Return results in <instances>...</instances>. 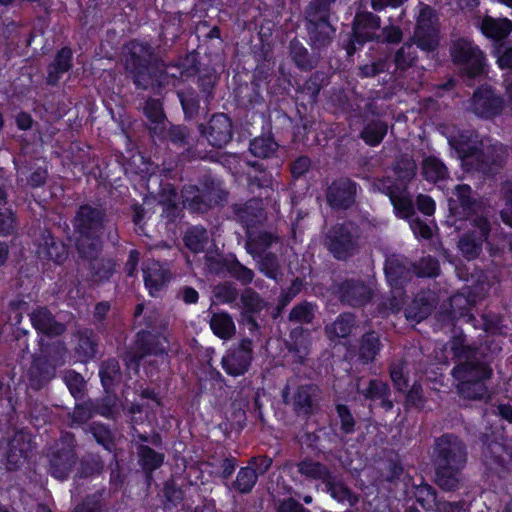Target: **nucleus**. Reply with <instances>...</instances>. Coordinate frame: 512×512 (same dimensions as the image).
<instances>
[{
	"mask_svg": "<svg viewBox=\"0 0 512 512\" xmlns=\"http://www.w3.org/2000/svg\"><path fill=\"white\" fill-rule=\"evenodd\" d=\"M453 337L449 343L456 365L452 376L457 382V393L467 400H484L488 398L485 381L492 375V369L478 357L477 349L466 345L462 333L453 329Z\"/></svg>",
	"mask_w": 512,
	"mask_h": 512,
	"instance_id": "f257e3e1",
	"label": "nucleus"
},
{
	"mask_svg": "<svg viewBox=\"0 0 512 512\" xmlns=\"http://www.w3.org/2000/svg\"><path fill=\"white\" fill-rule=\"evenodd\" d=\"M126 50L125 72L139 89L162 87L183 76V69L179 65H166L162 61L153 60V49L146 43L131 41Z\"/></svg>",
	"mask_w": 512,
	"mask_h": 512,
	"instance_id": "f03ea898",
	"label": "nucleus"
},
{
	"mask_svg": "<svg viewBox=\"0 0 512 512\" xmlns=\"http://www.w3.org/2000/svg\"><path fill=\"white\" fill-rule=\"evenodd\" d=\"M135 323L144 326L137 333V340L134 348L128 351L124 360L128 367L138 370L140 361L147 355H162L165 353L167 342L165 336H160L166 329V323L161 314L154 308L138 304L134 312Z\"/></svg>",
	"mask_w": 512,
	"mask_h": 512,
	"instance_id": "7ed1b4c3",
	"label": "nucleus"
},
{
	"mask_svg": "<svg viewBox=\"0 0 512 512\" xmlns=\"http://www.w3.org/2000/svg\"><path fill=\"white\" fill-rule=\"evenodd\" d=\"M108 222L106 210L100 205H81L74 217L78 253L91 255L102 248L101 236Z\"/></svg>",
	"mask_w": 512,
	"mask_h": 512,
	"instance_id": "20e7f679",
	"label": "nucleus"
},
{
	"mask_svg": "<svg viewBox=\"0 0 512 512\" xmlns=\"http://www.w3.org/2000/svg\"><path fill=\"white\" fill-rule=\"evenodd\" d=\"M323 244L334 258L346 260L359 249L357 227L351 222L336 224L325 234Z\"/></svg>",
	"mask_w": 512,
	"mask_h": 512,
	"instance_id": "39448f33",
	"label": "nucleus"
},
{
	"mask_svg": "<svg viewBox=\"0 0 512 512\" xmlns=\"http://www.w3.org/2000/svg\"><path fill=\"white\" fill-rule=\"evenodd\" d=\"M183 205L194 212L204 213L210 208L227 201L228 192L219 183L206 180L202 189L195 186L185 187L182 191Z\"/></svg>",
	"mask_w": 512,
	"mask_h": 512,
	"instance_id": "423d86ee",
	"label": "nucleus"
},
{
	"mask_svg": "<svg viewBox=\"0 0 512 512\" xmlns=\"http://www.w3.org/2000/svg\"><path fill=\"white\" fill-rule=\"evenodd\" d=\"M449 52L453 63L460 66L470 78L483 73L484 54L471 40L462 37L453 40Z\"/></svg>",
	"mask_w": 512,
	"mask_h": 512,
	"instance_id": "0eeeda50",
	"label": "nucleus"
},
{
	"mask_svg": "<svg viewBox=\"0 0 512 512\" xmlns=\"http://www.w3.org/2000/svg\"><path fill=\"white\" fill-rule=\"evenodd\" d=\"M319 388L311 383L292 387L290 382L282 392L284 403L290 405L297 416L309 417L318 408L320 400Z\"/></svg>",
	"mask_w": 512,
	"mask_h": 512,
	"instance_id": "6e6552de",
	"label": "nucleus"
},
{
	"mask_svg": "<svg viewBox=\"0 0 512 512\" xmlns=\"http://www.w3.org/2000/svg\"><path fill=\"white\" fill-rule=\"evenodd\" d=\"M467 448L465 443L454 434H444L435 440L434 464L465 466Z\"/></svg>",
	"mask_w": 512,
	"mask_h": 512,
	"instance_id": "1a4fd4ad",
	"label": "nucleus"
},
{
	"mask_svg": "<svg viewBox=\"0 0 512 512\" xmlns=\"http://www.w3.org/2000/svg\"><path fill=\"white\" fill-rule=\"evenodd\" d=\"M508 157V150L505 145L493 142L490 138L481 147L469 168L479 171L485 175L493 174L503 168Z\"/></svg>",
	"mask_w": 512,
	"mask_h": 512,
	"instance_id": "9d476101",
	"label": "nucleus"
},
{
	"mask_svg": "<svg viewBox=\"0 0 512 512\" xmlns=\"http://www.w3.org/2000/svg\"><path fill=\"white\" fill-rule=\"evenodd\" d=\"M358 184L348 177L334 179L325 190L328 206L333 210H348L356 203Z\"/></svg>",
	"mask_w": 512,
	"mask_h": 512,
	"instance_id": "9b49d317",
	"label": "nucleus"
},
{
	"mask_svg": "<svg viewBox=\"0 0 512 512\" xmlns=\"http://www.w3.org/2000/svg\"><path fill=\"white\" fill-rule=\"evenodd\" d=\"M380 28V18L372 12H358L355 15L352 38L346 47L348 55H352L357 50V45L361 46L368 41H380L377 31Z\"/></svg>",
	"mask_w": 512,
	"mask_h": 512,
	"instance_id": "f8f14e48",
	"label": "nucleus"
},
{
	"mask_svg": "<svg viewBox=\"0 0 512 512\" xmlns=\"http://www.w3.org/2000/svg\"><path fill=\"white\" fill-rule=\"evenodd\" d=\"M472 223L477 230L463 234L458 242L460 251L468 260L475 259L480 255L483 242L487 240L490 232V223L487 218L475 216Z\"/></svg>",
	"mask_w": 512,
	"mask_h": 512,
	"instance_id": "ddd939ff",
	"label": "nucleus"
},
{
	"mask_svg": "<svg viewBox=\"0 0 512 512\" xmlns=\"http://www.w3.org/2000/svg\"><path fill=\"white\" fill-rule=\"evenodd\" d=\"M252 358V340L245 338L227 351L222 358V367L227 374L240 376L248 371Z\"/></svg>",
	"mask_w": 512,
	"mask_h": 512,
	"instance_id": "4468645a",
	"label": "nucleus"
},
{
	"mask_svg": "<svg viewBox=\"0 0 512 512\" xmlns=\"http://www.w3.org/2000/svg\"><path fill=\"white\" fill-rule=\"evenodd\" d=\"M488 139L481 137L476 131L464 130L457 135L450 136L448 142L456 150L463 164L469 167Z\"/></svg>",
	"mask_w": 512,
	"mask_h": 512,
	"instance_id": "2eb2a0df",
	"label": "nucleus"
},
{
	"mask_svg": "<svg viewBox=\"0 0 512 512\" xmlns=\"http://www.w3.org/2000/svg\"><path fill=\"white\" fill-rule=\"evenodd\" d=\"M352 387L364 400L379 401L383 409L392 410L394 404L390 399L391 391L386 382L379 379L357 377L352 382Z\"/></svg>",
	"mask_w": 512,
	"mask_h": 512,
	"instance_id": "dca6fc26",
	"label": "nucleus"
},
{
	"mask_svg": "<svg viewBox=\"0 0 512 512\" xmlns=\"http://www.w3.org/2000/svg\"><path fill=\"white\" fill-rule=\"evenodd\" d=\"M74 436L68 435L65 443L51 454L49 460V471L57 479H65L77 462V455L74 451Z\"/></svg>",
	"mask_w": 512,
	"mask_h": 512,
	"instance_id": "f3484780",
	"label": "nucleus"
},
{
	"mask_svg": "<svg viewBox=\"0 0 512 512\" xmlns=\"http://www.w3.org/2000/svg\"><path fill=\"white\" fill-rule=\"evenodd\" d=\"M338 297L342 304L363 307L373 297V288L361 279H346L338 287Z\"/></svg>",
	"mask_w": 512,
	"mask_h": 512,
	"instance_id": "a211bd4d",
	"label": "nucleus"
},
{
	"mask_svg": "<svg viewBox=\"0 0 512 512\" xmlns=\"http://www.w3.org/2000/svg\"><path fill=\"white\" fill-rule=\"evenodd\" d=\"M503 108V98L489 87L477 89L470 100V110L481 118H493L501 114Z\"/></svg>",
	"mask_w": 512,
	"mask_h": 512,
	"instance_id": "6ab92c4d",
	"label": "nucleus"
},
{
	"mask_svg": "<svg viewBox=\"0 0 512 512\" xmlns=\"http://www.w3.org/2000/svg\"><path fill=\"white\" fill-rule=\"evenodd\" d=\"M200 131L212 146L221 148L232 138V123L226 114L219 113L211 117L206 127L200 125Z\"/></svg>",
	"mask_w": 512,
	"mask_h": 512,
	"instance_id": "aec40b11",
	"label": "nucleus"
},
{
	"mask_svg": "<svg viewBox=\"0 0 512 512\" xmlns=\"http://www.w3.org/2000/svg\"><path fill=\"white\" fill-rule=\"evenodd\" d=\"M231 210L236 221L246 229V234L262 224L266 219L262 202L258 199H251L245 203H236L231 206Z\"/></svg>",
	"mask_w": 512,
	"mask_h": 512,
	"instance_id": "412c9836",
	"label": "nucleus"
},
{
	"mask_svg": "<svg viewBox=\"0 0 512 512\" xmlns=\"http://www.w3.org/2000/svg\"><path fill=\"white\" fill-rule=\"evenodd\" d=\"M328 19L329 15L315 13L314 18H312L306 14L309 40L315 49L326 47L332 42L335 30Z\"/></svg>",
	"mask_w": 512,
	"mask_h": 512,
	"instance_id": "4be33fe9",
	"label": "nucleus"
},
{
	"mask_svg": "<svg viewBox=\"0 0 512 512\" xmlns=\"http://www.w3.org/2000/svg\"><path fill=\"white\" fill-rule=\"evenodd\" d=\"M142 271L145 286L152 296L166 287L172 277L169 267L155 259L144 261Z\"/></svg>",
	"mask_w": 512,
	"mask_h": 512,
	"instance_id": "5701e85b",
	"label": "nucleus"
},
{
	"mask_svg": "<svg viewBox=\"0 0 512 512\" xmlns=\"http://www.w3.org/2000/svg\"><path fill=\"white\" fill-rule=\"evenodd\" d=\"M374 186L379 191L389 196L399 216L410 218L415 214L411 197L405 190H399V188L395 187L389 178L377 180Z\"/></svg>",
	"mask_w": 512,
	"mask_h": 512,
	"instance_id": "b1692460",
	"label": "nucleus"
},
{
	"mask_svg": "<svg viewBox=\"0 0 512 512\" xmlns=\"http://www.w3.org/2000/svg\"><path fill=\"white\" fill-rule=\"evenodd\" d=\"M34 449L31 435L23 431L14 435L8 444L6 465L9 470H17Z\"/></svg>",
	"mask_w": 512,
	"mask_h": 512,
	"instance_id": "393cba45",
	"label": "nucleus"
},
{
	"mask_svg": "<svg viewBox=\"0 0 512 512\" xmlns=\"http://www.w3.org/2000/svg\"><path fill=\"white\" fill-rule=\"evenodd\" d=\"M505 446L498 441H491L483 449V462L486 468L499 477H503L510 462Z\"/></svg>",
	"mask_w": 512,
	"mask_h": 512,
	"instance_id": "a878e982",
	"label": "nucleus"
},
{
	"mask_svg": "<svg viewBox=\"0 0 512 512\" xmlns=\"http://www.w3.org/2000/svg\"><path fill=\"white\" fill-rule=\"evenodd\" d=\"M30 320L38 332L50 337L59 336L66 330L65 325L57 321L46 307H38L33 310L30 313Z\"/></svg>",
	"mask_w": 512,
	"mask_h": 512,
	"instance_id": "bb28decb",
	"label": "nucleus"
},
{
	"mask_svg": "<svg viewBox=\"0 0 512 512\" xmlns=\"http://www.w3.org/2000/svg\"><path fill=\"white\" fill-rule=\"evenodd\" d=\"M102 248L97 249L91 255L78 253L83 263L90 270V276L94 281H102L108 279L114 271V262L109 258L101 257Z\"/></svg>",
	"mask_w": 512,
	"mask_h": 512,
	"instance_id": "cd10ccee",
	"label": "nucleus"
},
{
	"mask_svg": "<svg viewBox=\"0 0 512 512\" xmlns=\"http://www.w3.org/2000/svg\"><path fill=\"white\" fill-rule=\"evenodd\" d=\"M435 465V483L445 491H454L462 482V470L465 466Z\"/></svg>",
	"mask_w": 512,
	"mask_h": 512,
	"instance_id": "c85d7f7f",
	"label": "nucleus"
},
{
	"mask_svg": "<svg viewBox=\"0 0 512 512\" xmlns=\"http://www.w3.org/2000/svg\"><path fill=\"white\" fill-rule=\"evenodd\" d=\"M385 273L390 284L397 287L411 278L412 264L393 255L385 262Z\"/></svg>",
	"mask_w": 512,
	"mask_h": 512,
	"instance_id": "c756f323",
	"label": "nucleus"
},
{
	"mask_svg": "<svg viewBox=\"0 0 512 512\" xmlns=\"http://www.w3.org/2000/svg\"><path fill=\"white\" fill-rule=\"evenodd\" d=\"M357 327L356 316L350 312L340 314L332 323L325 326L324 331L329 340L347 338Z\"/></svg>",
	"mask_w": 512,
	"mask_h": 512,
	"instance_id": "7c9ffc66",
	"label": "nucleus"
},
{
	"mask_svg": "<svg viewBox=\"0 0 512 512\" xmlns=\"http://www.w3.org/2000/svg\"><path fill=\"white\" fill-rule=\"evenodd\" d=\"M144 111L149 120V131L155 136L163 137L168 123L163 113L161 102L158 99H149L146 102Z\"/></svg>",
	"mask_w": 512,
	"mask_h": 512,
	"instance_id": "2f4dec72",
	"label": "nucleus"
},
{
	"mask_svg": "<svg viewBox=\"0 0 512 512\" xmlns=\"http://www.w3.org/2000/svg\"><path fill=\"white\" fill-rule=\"evenodd\" d=\"M245 243L246 251L255 257L260 256L264 251L272 246L273 243L278 242L277 235L266 231H249Z\"/></svg>",
	"mask_w": 512,
	"mask_h": 512,
	"instance_id": "473e14b6",
	"label": "nucleus"
},
{
	"mask_svg": "<svg viewBox=\"0 0 512 512\" xmlns=\"http://www.w3.org/2000/svg\"><path fill=\"white\" fill-rule=\"evenodd\" d=\"M420 169L423 178L431 183H438L449 177L447 166L441 159L433 155L423 156Z\"/></svg>",
	"mask_w": 512,
	"mask_h": 512,
	"instance_id": "72a5a7b5",
	"label": "nucleus"
},
{
	"mask_svg": "<svg viewBox=\"0 0 512 512\" xmlns=\"http://www.w3.org/2000/svg\"><path fill=\"white\" fill-rule=\"evenodd\" d=\"M480 29L486 37L502 40L512 31V21L508 18L485 16L480 23Z\"/></svg>",
	"mask_w": 512,
	"mask_h": 512,
	"instance_id": "f704fd0d",
	"label": "nucleus"
},
{
	"mask_svg": "<svg viewBox=\"0 0 512 512\" xmlns=\"http://www.w3.org/2000/svg\"><path fill=\"white\" fill-rule=\"evenodd\" d=\"M290 338L291 342L287 343V349L295 363L303 364L310 353L309 336L304 334L302 328H297L292 330Z\"/></svg>",
	"mask_w": 512,
	"mask_h": 512,
	"instance_id": "c9c22d12",
	"label": "nucleus"
},
{
	"mask_svg": "<svg viewBox=\"0 0 512 512\" xmlns=\"http://www.w3.org/2000/svg\"><path fill=\"white\" fill-rule=\"evenodd\" d=\"M27 375L30 387L39 390L54 377V368L43 359H35Z\"/></svg>",
	"mask_w": 512,
	"mask_h": 512,
	"instance_id": "e433bc0d",
	"label": "nucleus"
},
{
	"mask_svg": "<svg viewBox=\"0 0 512 512\" xmlns=\"http://www.w3.org/2000/svg\"><path fill=\"white\" fill-rule=\"evenodd\" d=\"M381 348L379 335L374 331H369L360 338L358 358L363 364H369L375 360Z\"/></svg>",
	"mask_w": 512,
	"mask_h": 512,
	"instance_id": "4c0bfd02",
	"label": "nucleus"
},
{
	"mask_svg": "<svg viewBox=\"0 0 512 512\" xmlns=\"http://www.w3.org/2000/svg\"><path fill=\"white\" fill-rule=\"evenodd\" d=\"M37 253L39 257L61 263L66 258L64 245L56 241L50 233L43 235V242L39 244Z\"/></svg>",
	"mask_w": 512,
	"mask_h": 512,
	"instance_id": "58836bf2",
	"label": "nucleus"
},
{
	"mask_svg": "<svg viewBox=\"0 0 512 512\" xmlns=\"http://www.w3.org/2000/svg\"><path fill=\"white\" fill-rule=\"evenodd\" d=\"M72 52L69 48H62L58 51L54 61L48 66L47 82L55 85L60 75L71 68Z\"/></svg>",
	"mask_w": 512,
	"mask_h": 512,
	"instance_id": "ea45409f",
	"label": "nucleus"
},
{
	"mask_svg": "<svg viewBox=\"0 0 512 512\" xmlns=\"http://www.w3.org/2000/svg\"><path fill=\"white\" fill-rule=\"evenodd\" d=\"M324 484L327 492H329L331 497L338 502H347L350 506H354L359 501L357 495H355L342 481L331 474Z\"/></svg>",
	"mask_w": 512,
	"mask_h": 512,
	"instance_id": "a19ab883",
	"label": "nucleus"
},
{
	"mask_svg": "<svg viewBox=\"0 0 512 512\" xmlns=\"http://www.w3.org/2000/svg\"><path fill=\"white\" fill-rule=\"evenodd\" d=\"M388 131V125L381 119L368 121L363 127L360 137L369 146H377L382 142Z\"/></svg>",
	"mask_w": 512,
	"mask_h": 512,
	"instance_id": "79ce46f5",
	"label": "nucleus"
},
{
	"mask_svg": "<svg viewBox=\"0 0 512 512\" xmlns=\"http://www.w3.org/2000/svg\"><path fill=\"white\" fill-rule=\"evenodd\" d=\"M289 48L291 59L299 69L308 71L316 67L317 58L310 55L307 48L301 42L292 40Z\"/></svg>",
	"mask_w": 512,
	"mask_h": 512,
	"instance_id": "37998d69",
	"label": "nucleus"
},
{
	"mask_svg": "<svg viewBox=\"0 0 512 512\" xmlns=\"http://www.w3.org/2000/svg\"><path fill=\"white\" fill-rule=\"evenodd\" d=\"M414 45L413 42L407 41L396 51L393 59L395 73H402L415 65L417 61V51Z\"/></svg>",
	"mask_w": 512,
	"mask_h": 512,
	"instance_id": "c03bdc74",
	"label": "nucleus"
},
{
	"mask_svg": "<svg viewBox=\"0 0 512 512\" xmlns=\"http://www.w3.org/2000/svg\"><path fill=\"white\" fill-rule=\"evenodd\" d=\"M210 327L213 333L222 339H230L236 332L234 321L226 312L213 314L210 319Z\"/></svg>",
	"mask_w": 512,
	"mask_h": 512,
	"instance_id": "a18cd8bd",
	"label": "nucleus"
},
{
	"mask_svg": "<svg viewBox=\"0 0 512 512\" xmlns=\"http://www.w3.org/2000/svg\"><path fill=\"white\" fill-rule=\"evenodd\" d=\"M410 41L423 51H433L439 44V28H415Z\"/></svg>",
	"mask_w": 512,
	"mask_h": 512,
	"instance_id": "49530a36",
	"label": "nucleus"
},
{
	"mask_svg": "<svg viewBox=\"0 0 512 512\" xmlns=\"http://www.w3.org/2000/svg\"><path fill=\"white\" fill-rule=\"evenodd\" d=\"M296 466L301 475L310 479L321 480L323 483L331 474L324 464L313 459H304L298 462Z\"/></svg>",
	"mask_w": 512,
	"mask_h": 512,
	"instance_id": "de8ad7c7",
	"label": "nucleus"
},
{
	"mask_svg": "<svg viewBox=\"0 0 512 512\" xmlns=\"http://www.w3.org/2000/svg\"><path fill=\"white\" fill-rule=\"evenodd\" d=\"M243 315L258 314L267 305L266 301L252 288H245L240 295Z\"/></svg>",
	"mask_w": 512,
	"mask_h": 512,
	"instance_id": "09e8293b",
	"label": "nucleus"
},
{
	"mask_svg": "<svg viewBox=\"0 0 512 512\" xmlns=\"http://www.w3.org/2000/svg\"><path fill=\"white\" fill-rule=\"evenodd\" d=\"M99 375L105 390L110 391L121 379L119 362L116 359H108L102 362Z\"/></svg>",
	"mask_w": 512,
	"mask_h": 512,
	"instance_id": "8fccbe9b",
	"label": "nucleus"
},
{
	"mask_svg": "<svg viewBox=\"0 0 512 512\" xmlns=\"http://www.w3.org/2000/svg\"><path fill=\"white\" fill-rule=\"evenodd\" d=\"M258 477L252 466H245L240 468L237 473L235 481L231 483V489L241 493L247 494L252 491L257 483Z\"/></svg>",
	"mask_w": 512,
	"mask_h": 512,
	"instance_id": "3c124183",
	"label": "nucleus"
},
{
	"mask_svg": "<svg viewBox=\"0 0 512 512\" xmlns=\"http://www.w3.org/2000/svg\"><path fill=\"white\" fill-rule=\"evenodd\" d=\"M77 354L83 359H90L96 354L97 339L95 333L90 329L78 331Z\"/></svg>",
	"mask_w": 512,
	"mask_h": 512,
	"instance_id": "603ef678",
	"label": "nucleus"
},
{
	"mask_svg": "<svg viewBox=\"0 0 512 512\" xmlns=\"http://www.w3.org/2000/svg\"><path fill=\"white\" fill-rule=\"evenodd\" d=\"M184 243L192 252H200L208 242V232L205 228L195 226L189 229L184 235Z\"/></svg>",
	"mask_w": 512,
	"mask_h": 512,
	"instance_id": "864d4df0",
	"label": "nucleus"
},
{
	"mask_svg": "<svg viewBox=\"0 0 512 512\" xmlns=\"http://www.w3.org/2000/svg\"><path fill=\"white\" fill-rule=\"evenodd\" d=\"M433 309L434 305L429 299L418 296L406 309V317L420 322L427 318Z\"/></svg>",
	"mask_w": 512,
	"mask_h": 512,
	"instance_id": "5fc2aeb1",
	"label": "nucleus"
},
{
	"mask_svg": "<svg viewBox=\"0 0 512 512\" xmlns=\"http://www.w3.org/2000/svg\"><path fill=\"white\" fill-rule=\"evenodd\" d=\"M139 461L143 469L146 471H153L161 466L164 460V455L156 452L146 445L138 446Z\"/></svg>",
	"mask_w": 512,
	"mask_h": 512,
	"instance_id": "6e6d98bb",
	"label": "nucleus"
},
{
	"mask_svg": "<svg viewBox=\"0 0 512 512\" xmlns=\"http://www.w3.org/2000/svg\"><path fill=\"white\" fill-rule=\"evenodd\" d=\"M316 306L304 301L295 305L289 313V321L301 324H309L315 317Z\"/></svg>",
	"mask_w": 512,
	"mask_h": 512,
	"instance_id": "4d7b16f0",
	"label": "nucleus"
},
{
	"mask_svg": "<svg viewBox=\"0 0 512 512\" xmlns=\"http://www.w3.org/2000/svg\"><path fill=\"white\" fill-rule=\"evenodd\" d=\"M277 143L270 137H257L251 141L249 150L259 158H268L277 150Z\"/></svg>",
	"mask_w": 512,
	"mask_h": 512,
	"instance_id": "13d9d810",
	"label": "nucleus"
},
{
	"mask_svg": "<svg viewBox=\"0 0 512 512\" xmlns=\"http://www.w3.org/2000/svg\"><path fill=\"white\" fill-rule=\"evenodd\" d=\"M413 272L418 277H437L440 272L439 262L432 256H425L412 264Z\"/></svg>",
	"mask_w": 512,
	"mask_h": 512,
	"instance_id": "bf43d9fd",
	"label": "nucleus"
},
{
	"mask_svg": "<svg viewBox=\"0 0 512 512\" xmlns=\"http://www.w3.org/2000/svg\"><path fill=\"white\" fill-rule=\"evenodd\" d=\"M405 303L404 295L401 289L396 288L392 295L384 298L378 305L379 313L382 316L389 315L390 313L399 312Z\"/></svg>",
	"mask_w": 512,
	"mask_h": 512,
	"instance_id": "052dcab7",
	"label": "nucleus"
},
{
	"mask_svg": "<svg viewBox=\"0 0 512 512\" xmlns=\"http://www.w3.org/2000/svg\"><path fill=\"white\" fill-rule=\"evenodd\" d=\"M230 259L231 258L224 257L217 251H210L204 256L205 267L210 273L219 275L228 272Z\"/></svg>",
	"mask_w": 512,
	"mask_h": 512,
	"instance_id": "680f3d73",
	"label": "nucleus"
},
{
	"mask_svg": "<svg viewBox=\"0 0 512 512\" xmlns=\"http://www.w3.org/2000/svg\"><path fill=\"white\" fill-rule=\"evenodd\" d=\"M94 439L106 450L112 451L115 446L114 435L111 430L101 423H92L89 427Z\"/></svg>",
	"mask_w": 512,
	"mask_h": 512,
	"instance_id": "e2e57ef3",
	"label": "nucleus"
},
{
	"mask_svg": "<svg viewBox=\"0 0 512 512\" xmlns=\"http://www.w3.org/2000/svg\"><path fill=\"white\" fill-rule=\"evenodd\" d=\"M95 409L91 401L77 404L73 411L69 414L71 419L70 426L83 425L87 423L94 415Z\"/></svg>",
	"mask_w": 512,
	"mask_h": 512,
	"instance_id": "0e129e2a",
	"label": "nucleus"
},
{
	"mask_svg": "<svg viewBox=\"0 0 512 512\" xmlns=\"http://www.w3.org/2000/svg\"><path fill=\"white\" fill-rule=\"evenodd\" d=\"M471 188L468 185H458L453 192L454 197L450 199L451 209L459 204L464 210H470L475 205V200L471 196Z\"/></svg>",
	"mask_w": 512,
	"mask_h": 512,
	"instance_id": "69168bd1",
	"label": "nucleus"
},
{
	"mask_svg": "<svg viewBox=\"0 0 512 512\" xmlns=\"http://www.w3.org/2000/svg\"><path fill=\"white\" fill-rule=\"evenodd\" d=\"M228 273L243 285L250 284L254 279L253 270L241 264L236 258L230 259Z\"/></svg>",
	"mask_w": 512,
	"mask_h": 512,
	"instance_id": "338daca9",
	"label": "nucleus"
},
{
	"mask_svg": "<svg viewBox=\"0 0 512 512\" xmlns=\"http://www.w3.org/2000/svg\"><path fill=\"white\" fill-rule=\"evenodd\" d=\"M501 194L505 202V206L501 210V219L505 224L512 227V181H506L502 184Z\"/></svg>",
	"mask_w": 512,
	"mask_h": 512,
	"instance_id": "774afa93",
	"label": "nucleus"
}]
</instances>
